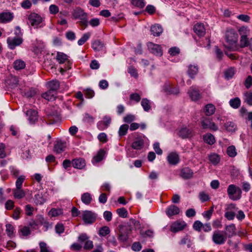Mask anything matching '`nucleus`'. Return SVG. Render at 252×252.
I'll return each mask as SVG.
<instances>
[{
	"mask_svg": "<svg viewBox=\"0 0 252 252\" xmlns=\"http://www.w3.org/2000/svg\"><path fill=\"white\" fill-rule=\"evenodd\" d=\"M238 35L234 30H227L225 33L226 43L224 46L230 51H235L238 50Z\"/></svg>",
	"mask_w": 252,
	"mask_h": 252,
	"instance_id": "f257e3e1",
	"label": "nucleus"
},
{
	"mask_svg": "<svg viewBox=\"0 0 252 252\" xmlns=\"http://www.w3.org/2000/svg\"><path fill=\"white\" fill-rule=\"evenodd\" d=\"M72 15L75 19H79L80 20V24L84 27V29L86 28L88 25V14L80 7H76L73 9Z\"/></svg>",
	"mask_w": 252,
	"mask_h": 252,
	"instance_id": "f03ea898",
	"label": "nucleus"
},
{
	"mask_svg": "<svg viewBox=\"0 0 252 252\" xmlns=\"http://www.w3.org/2000/svg\"><path fill=\"white\" fill-rule=\"evenodd\" d=\"M227 192L229 198L232 200H237L241 197V189L234 185L231 184L228 186Z\"/></svg>",
	"mask_w": 252,
	"mask_h": 252,
	"instance_id": "7ed1b4c3",
	"label": "nucleus"
},
{
	"mask_svg": "<svg viewBox=\"0 0 252 252\" xmlns=\"http://www.w3.org/2000/svg\"><path fill=\"white\" fill-rule=\"evenodd\" d=\"M227 240L224 232L220 230L215 231L212 235V241L216 245H222Z\"/></svg>",
	"mask_w": 252,
	"mask_h": 252,
	"instance_id": "20e7f679",
	"label": "nucleus"
},
{
	"mask_svg": "<svg viewBox=\"0 0 252 252\" xmlns=\"http://www.w3.org/2000/svg\"><path fill=\"white\" fill-rule=\"evenodd\" d=\"M81 218L86 224L94 223L96 218V215L91 211H84L82 212Z\"/></svg>",
	"mask_w": 252,
	"mask_h": 252,
	"instance_id": "39448f33",
	"label": "nucleus"
},
{
	"mask_svg": "<svg viewBox=\"0 0 252 252\" xmlns=\"http://www.w3.org/2000/svg\"><path fill=\"white\" fill-rule=\"evenodd\" d=\"M89 239V237L86 233H82L78 238V241L80 243H84L83 248L86 250H91L94 247L93 241Z\"/></svg>",
	"mask_w": 252,
	"mask_h": 252,
	"instance_id": "423d86ee",
	"label": "nucleus"
},
{
	"mask_svg": "<svg viewBox=\"0 0 252 252\" xmlns=\"http://www.w3.org/2000/svg\"><path fill=\"white\" fill-rule=\"evenodd\" d=\"M28 24H30L35 28H37L38 26L41 23L42 18L38 14L32 13L28 16Z\"/></svg>",
	"mask_w": 252,
	"mask_h": 252,
	"instance_id": "0eeeda50",
	"label": "nucleus"
},
{
	"mask_svg": "<svg viewBox=\"0 0 252 252\" xmlns=\"http://www.w3.org/2000/svg\"><path fill=\"white\" fill-rule=\"evenodd\" d=\"M201 126L203 129H208L213 131L218 130V127L211 119L204 117L201 120Z\"/></svg>",
	"mask_w": 252,
	"mask_h": 252,
	"instance_id": "6e6552de",
	"label": "nucleus"
},
{
	"mask_svg": "<svg viewBox=\"0 0 252 252\" xmlns=\"http://www.w3.org/2000/svg\"><path fill=\"white\" fill-rule=\"evenodd\" d=\"M147 46L149 50L153 54L159 57L162 55V50L159 45L149 42Z\"/></svg>",
	"mask_w": 252,
	"mask_h": 252,
	"instance_id": "1a4fd4ad",
	"label": "nucleus"
},
{
	"mask_svg": "<svg viewBox=\"0 0 252 252\" xmlns=\"http://www.w3.org/2000/svg\"><path fill=\"white\" fill-rule=\"evenodd\" d=\"M23 42V39L20 36H16L15 37H8L7 39V43L8 47L11 49H14L15 48L20 45Z\"/></svg>",
	"mask_w": 252,
	"mask_h": 252,
	"instance_id": "9d476101",
	"label": "nucleus"
},
{
	"mask_svg": "<svg viewBox=\"0 0 252 252\" xmlns=\"http://www.w3.org/2000/svg\"><path fill=\"white\" fill-rule=\"evenodd\" d=\"M186 226L184 221H176L173 223L170 226V231L175 233L183 230Z\"/></svg>",
	"mask_w": 252,
	"mask_h": 252,
	"instance_id": "9b49d317",
	"label": "nucleus"
},
{
	"mask_svg": "<svg viewBox=\"0 0 252 252\" xmlns=\"http://www.w3.org/2000/svg\"><path fill=\"white\" fill-rule=\"evenodd\" d=\"M111 122V118L109 116H105L103 117L102 121H99L97 123V128L100 130H103L109 126Z\"/></svg>",
	"mask_w": 252,
	"mask_h": 252,
	"instance_id": "f8f14e48",
	"label": "nucleus"
},
{
	"mask_svg": "<svg viewBox=\"0 0 252 252\" xmlns=\"http://www.w3.org/2000/svg\"><path fill=\"white\" fill-rule=\"evenodd\" d=\"M167 159L170 164L176 165L179 162L180 157L177 153L172 152L168 155Z\"/></svg>",
	"mask_w": 252,
	"mask_h": 252,
	"instance_id": "ddd939ff",
	"label": "nucleus"
},
{
	"mask_svg": "<svg viewBox=\"0 0 252 252\" xmlns=\"http://www.w3.org/2000/svg\"><path fill=\"white\" fill-rule=\"evenodd\" d=\"M72 165L75 168L82 169L86 166V161L82 158H76L72 160Z\"/></svg>",
	"mask_w": 252,
	"mask_h": 252,
	"instance_id": "4468645a",
	"label": "nucleus"
},
{
	"mask_svg": "<svg viewBox=\"0 0 252 252\" xmlns=\"http://www.w3.org/2000/svg\"><path fill=\"white\" fill-rule=\"evenodd\" d=\"M66 148V143L61 140L56 142L54 146V152L57 154H60L63 152Z\"/></svg>",
	"mask_w": 252,
	"mask_h": 252,
	"instance_id": "2eb2a0df",
	"label": "nucleus"
},
{
	"mask_svg": "<svg viewBox=\"0 0 252 252\" xmlns=\"http://www.w3.org/2000/svg\"><path fill=\"white\" fill-rule=\"evenodd\" d=\"M188 93L192 100L196 101L201 98L199 90L195 87H190Z\"/></svg>",
	"mask_w": 252,
	"mask_h": 252,
	"instance_id": "dca6fc26",
	"label": "nucleus"
},
{
	"mask_svg": "<svg viewBox=\"0 0 252 252\" xmlns=\"http://www.w3.org/2000/svg\"><path fill=\"white\" fill-rule=\"evenodd\" d=\"M226 230L224 234L226 235V238H231L234 235H236V227L234 224H231L228 225H226L225 227Z\"/></svg>",
	"mask_w": 252,
	"mask_h": 252,
	"instance_id": "f3484780",
	"label": "nucleus"
},
{
	"mask_svg": "<svg viewBox=\"0 0 252 252\" xmlns=\"http://www.w3.org/2000/svg\"><path fill=\"white\" fill-rule=\"evenodd\" d=\"M194 32L199 36H203L205 34V29L203 24L201 23H197L194 26Z\"/></svg>",
	"mask_w": 252,
	"mask_h": 252,
	"instance_id": "a211bd4d",
	"label": "nucleus"
},
{
	"mask_svg": "<svg viewBox=\"0 0 252 252\" xmlns=\"http://www.w3.org/2000/svg\"><path fill=\"white\" fill-rule=\"evenodd\" d=\"M180 212V209L174 205L169 206L166 209V214L169 217H171L174 215H177Z\"/></svg>",
	"mask_w": 252,
	"mask_h": 252,
	"instance_id": "6ab92c4d",
	"label": "nucleus"
},
{
	"mask_svg": "<svg viewBox=\"0 0 252 252\" xmlns=\"http://www.w3.org/2000/svg\"><path fill=\"white\" fill-rule=\"evenodd\" d=\"M193 171L189 167H185L181 170L180 176L184 179H188L192 177Z\"/></svg>",
	"mask_w": 252,
	"mask_h": 252,
	"instance_id": "aec40b11",
	"label": "nucleus"
},
{
	"mask_svg": "<svg viewBox=\"0 0 252 252\" xmlns=\"http://www.w3.org/2000/svg\"><path fill=\"white\" fill-rule=\"evenodd\" d=\"M33 199L34 202L36 205H42L46 200V199L44 197L42 192L39 191L35 194Z\"/></svg>",
	"mask_w": 252,
	"mask_h": 252,
	"instance_id": "412c9836",
	"label": "nucleus"
},
{
	"mask_svg": "<svg viewBox=\"0 0 252 252\" xmlns=\"http://www.w3.org/2000/svg\"><path fill=\"white\" fill-rule=\"evenodd\" d=\"M13 16L11 12H2L0 13V22L6 23L12 20Z\"/></svg>",
	"mask_w": 252,
	"mask_h": 252,
	"instance_id": "4be33fe9",
	"label": "nucleus"
},
{
	"mask_svg": "<svg viewBox=\"0 0 252 252\" xmlns=\"http://www.w3.org/2000/svg\"><path fill=\"white\" fill-rule=\"evenodd\" d=\"M27 115L29 117V120L31 123H35L38 119V115L36 111L30 109L27 112Z\"/></svg>",
	"mask_w": 252,
	"mask_h": 252,
	"instance_id": "5701e85b",
	"label": "nucleus"
},
{
	"mask_svg": "<svg viewBox=\"0 0 252 252\" xmlns=\"http://www.w3.org/2000/svg\"><path fill=\"white\" fill-rule=\"evenodd\" d=\"M179 135L182 138H189L192 136V131L191 129H188L187 127H183L179 131Z\"/></svg>",
	"mask_w": 252,
	"mask_h": 252,
	"instance_id": "b1692460",
	"label": "nucleus"
},
{
	"mask_svg": "<svg viewBox=\"0 0 252 252\" xmlns=\"http://www.w3.org/2000/svg\"><path fill=\"white\" fill-rule=\"evenodd\" d=\"M162 27L159 25H153L151 28V32L155 36H158L162 32Z\"/></svg>",
	"mask_w": 252,
	"mask_h": 252,
	"instance_id": "393cba45",
	"label": "nucleus"
},
{
	"mask_svg": "<svg viewBox=\"0 0 252 252\" xmlns=\"http://www.w3.org/2000/svg\"><path fill=\"white\" fill-rule=\"evenodd\" d=\"M92 47L95 51H99L102 50L104 47V43L100 40H95L92 44Z\"/></svg>",
	"mask_w": 252,
	"mask_h": 252,
	"instance_id": "a878e982",
	"label": "nucleus"
},
{
	"mask_svg": "<svg viewBox=\"0 0 252 252\" xmlns=\"http://www.w3.org/2000/svg\"><path fill=\"white\" fill-rule=\"evenodd\" d=\"M216 107L212 104H208L205 106L204 113L207 116H211L215 112Z\"/></svg>",
	"mask_w": 252,
	"mask_h": 252,
	"instance_id": "bb28decb",
	"label": "nucleus"
},
{
	"mask_svg": "<svg viewBox=\"0 0 252 252\" xmlns=\"http://www.w3.org/2000/svg\"><path fill=\"white\" fill-rule=\"evenodd\" d=\"M144 142L142 139H137L132 144L131 147L133 149L141 150L144 146Z\"/></svg>",
	"mask_w": 252,
	"mask_h": 252,
	"instance_id": "cd10ccee",
	"label": "nucleus"
},
{
	"mask_svg": "<svg viewBox=\"0 0 252 252\" xmlns=\"http://www.w3.org/2000/svg\"><path fill=\"white\" fill-rule=\"evenodd\" d=\"M239 45V49L240 48H244L245 47H248L250 46V41L248 40L247 35H243L241 36V39L240 40V44Z\"/></svg>",
	"mask_w": 252,
	"mask_h": 252,
	"instance_id": "c85d7f7f",
	"label": "nucleus"
},
{
	"mask_svg": "<svg viewBox=\"0 0 252 252\" xmlns=\"http://www.w3.org/2000/svg\"><path fill=\"white\" fill-rule=\"evenodd\" d=\"M13 194L15 198L21 199L26 195L25 192L22 189H15L13 190Z\"/></svg>",
	"mask_w": 252,
	"mask_h": 252,
	"instance_id": "c756f323",
	"label": "nucleus"
},
{
	"mask_svg": "<svg viewBox=\"0 0 252 252\" xmlns=\"http://www.w3.org/2000/svg\"><path fill=\"white\" fill-rule=\"evenodd\" d=\"M198 71V67L195 65H190L189 66L188 74L190 78H193L194 76L197 73Z\"/></svg>",
	"mask_w": 252,
	"mask_h": 252,
	"instance_id": "7c9ffc66",
	"label": "nucleus"
},
{
	"mask_svg": "<svg viewBox=\"0 0 252 252\" xmlns=\"http://www.w3.org/2000/svg\"><path fill=\"white\" fill-rule=\"evenodd\" d=\"M81 200L86 205L90 204L92 201L91 194L89 192H85L83 193L81 196Z\"/></svg>",
	"mask_w": 252,
	"mask_h": 252,
	"instance_id": "2f4dec72",
	"label": "nucleus"
},
{
	"mask_svg": "<svg viewBox=\"0 0 252 252\" xmlns=\"http://www.w3.org/2000/svg\"><path fill=\"white\" fill-rule=\"evenodd\" d=\"M203 139L205 142L209 145H212L215 142V137L211 133H207L204 135Z\"/></svg>",
	"mask_w": 252,
	"mask_h": 252,
	"instance_id": "473e14b6",
	"label": "nucleus"
},
{
	"mask_svg": "<svg viewBox=\"0 0 252 252\" xmlns=\"http://www.w3.org/2000/svg\"><path fill=\"white\" fill-rule=\"evenodd\" d=\"M49 88L51 91H56L60 87V82L57 80H54L48 83Z\"/></svg>",
	"mask_w": 252,
	"mask_h": 252,
	"instance_id": "72a5a7b5",
	"label": "nucleus"
},
{
	"mask_svg": "<svg viewBox=\"0 0 252 252\" xmlns=\"http://www.w3.org/2000/svg\"><path fill=\"white\" fill-rule=\"evenodd\" d=\"M229 105L234 109L238 108L241 105V100L239 97H235L231 99L229 101Z\"/></svg>",
	"mask_w": 252,
	"mask_h": 252,
	"instance_id": "f704fd0d",
	"label": "nucleus"
},
{
	"mask_svg": "<svg viewBox=\"0 0 252 252\" xmlns=\"http://www.w3.org/2000/svg\"><path fill=\"white\" fill-rule=\"evenodd\" d=\"M141 104L145 111H149L151 109V103L147 98H143Z\"/></svg>",
	"mask_w": 252,
	"mask_h": 252,
	"instance_id": "c9c22d12",
	"label": "nucleus"
},
{
	"mask_svg": "<svg viewBox=\"0 0 252 252\" xmlns=\"http://www.w3.org/2000/svg\"><path fill=\"white\" fill-rule=\"evenodd\" d=\"M14 67L16 70H20L25 68V62L21 60H17L14 62Z\"/></svg>",
	"mask_w": 252,
	"mask_h": 252,
	"instance_id": "e433bc0d",
	"label": "nucleus"
},
{
	"mask_svg": "<svg viewBox=\"0 0 252 252\" xmlns=\"http://www.w3.org/2000/svg\"><path fill=\"white\" fill-rule=\"evenodd\" d=\"M42 97L48 101L55 99V96L51 90H49L47 92L43 93L42 94Z\"/></svg>",
	"mask_w": 252,
	"mask_h": 252,
	"instance_id": "4c0bfd02",
	"label": "nucleus"
},
{
	"mask_svg": "<svg viewBox=\"0 0 252 252\" xmlns=\"http://www.w3.org/2000/svg\"><path fill=\"white\" fill-rule=\"evenodd\" d=\"M5 226L7 235L9 237H13L14 236V232L15 230L14 226L10 223H7Z\"/></svg>",
	"mask_w": 252,
	"mask_h": 252,
	"instance_id": "58836bf2",
	"label": "nucleus"
},
{
	"mask_svg": "<svg viewBox=\"0 0 252 252\" xmlns=\"http://www.w3.org/2000/svg\"><path fill=\"white\" fill-rule=\"evenodd\" d=\"M67 56L61 52H58L57 55V60L60 63H64L67 60Z\"/></svg>",
	"mask_w": 252,
	"mask_h": 252,
	"instance_id": "ea45409f",
	"label": "nucleus"
},
{
	"mask_svg": "<svg viewBox=\"0 0 252 252\" xmlns=\"http://www.w3.org/2000/svg\"><path fill=\"white\" fill-rule=\"evenodd\" d=\"M129 126L126 124L122 125L119 130V135L120 136H123L126 134L128 129Z\"/></svg>",
	"mask_w": 252,
	"mask_h": 252,
	"instance_id": "a19ab883",
	"label": "nucleus"
},
{
	"mask_svg": "<svg viewBox=\"0 0 252 252\" xmlns=\"http://www.w3.org/2000/svg\"><path fill=\"white\" fill-rule=\"evenodd\" d=\"M131 4L139 8H143L145 6L144 0H131Z\"/></svg>",
	"mask_w": 252,
	"mask_h": 252,
	"instance_id": "79ce46f5",
	"label": "nucleus"
},
{
	"mask_svg": "<svg viewBox=\"0 0 252 252\" xmlns=\"http://www.w3.org/2000/svg\"><path fill=\"white\" fill-rule=\"evenodd\" d=\"M116 212L121 218H126L127 217V211L124 207L117 209Z\"/></svg>",
	"mask_w": 252,
	"mask_h": 252,
	"instance_id": "37998d69",
	"label": "nucleus"
},
{
	"mask_svg": "<svg viewBox=\"0 0 252 252\" xmlns=\"http://www.w3.org/2000/svg\"><path fill=\"white\" fill-rule=\"evenodd\" d=\"M225 129L230 132H233L236 129V125L232 122H227L225 124Z\"/></svg>",
	"mask_w": 252,
	"mask_h": 252,
	"instance_id": "c03bdc74",
	"label": "nucleus"
},
{
	"mask_svg": "<svg viewBox=\"0 0 252 252\" xmlns=\"http://www.w3.org/2000/svg\"><path fill=\"white\" fill-rule=\"evenodd\" d=\"M209 158L210 161L213 164H218L220 160V157L219 155L216 154H211L209 157Z\"/></svg>",
	"mask_w": 252,
	"mask_h": 252,
	"instance_id": "a18cd8bd",
	"label": "nucleus"
},
{
	"mask_svg": "<svg viewBox=\"0 0 252 252\" xmlns=\"http://www.w3.org/2000/svg\"><path fill=\"white\" fill-rule=\"evenodd\" d=\"M91 33L87 32L83 34L82 37L78 41V44L79 45H82L84 44L87 40L90 38Z\"/></svg>",
	"mask_w": 252,
	"mask_h": 252,
	"instance_id": "49530a36",
	"label": "nucleus"
},
{
	"mask_svg": "<svg viewBox=\"0 0 252 252\" xmlns=\"http://www.w3.org/2000/svg\"><path fill=\"white\" fill-rule=\"evenodd\" d=\"M227 154L230 157H234L236 156L237 153L235 147L234 146H230L227 149Z\"/></svg>",
	"mask_w": 252,
	"mask_h": 252,
	"instance_id": "de8ad7c7",
	"label": "nucleus"
},
{
	"mask_svg": "<svg viewBox=\"0 0 252 252\" xmlns=\"http://www.w3.org/2000/svg\"><path fill=\"white\" fill-rule=\"evenodd\" d=\"M105 152L103 150H100L97 155L94 157V160L96 162H98L100 161L103 158L104 156Z\"/></svg>",
	"mask_w": 252,
	"mask_h": 252,
	"instance_id": "09e8293b",
	"label": "nucleus"
},
{
	"mask_svg": "<svg viewBox=\"0 0 252 252\" xmlns=\"http://www.w3.org/2000/svg\"><path fill=\"white\" fill-rule=\"evenodd\" d=\"M110 232V229L108 226H105L101 227L99 231V234L100 236H105L108 234Z\"/></svg>",
	"mask_w": 252,
	"mask_h": 252,
	"instance_id": "8fccbe9b",
	"label": "nucleus"
},
{
	"mask_svg": "<svg viewBox=\"0 0 252 252\" xmlns=\"http://www.w3.org/2000/svg\"><path fill=\"white\" fill-rule=\"evenodd\" d=\"M50 216L56 217L63 214V211L61 209H52L49 212Z\"/></svg>",
	"mask_w": 252,
	"mask_h": 252,
	"instance_id": "3c124183",
	"label": "nucleus"
},
{
	"mask_svg": "<svg viewBox=\"0 0 252 252\" xmlns=\"http://www.w3.org/2000/svg\"><path fill=\"white\" fill-rule=\"evenodd\" d=\"M39 248L40 252H52L49 250L47 244L44 242H41L39 243Z\"/></svg>",
	"mask_w": 252,
	"mask_h": 252,
	"instance_id": "603ef678",
	"label": "nucleus"
},
{
	"mask_svg": "<svg viewBox=\"0 0 252 252\" xmlns=\"http://www.w3.org/2000/svg\"><path fill=\"white\" fill-rule=\"evenodd\" d=\"M135 119V116L132 114L126 115L123 118L124 122L126 123H130L134 121Z\"/></svg>",
	"mask_w": 252,
	"mask_h": 252,
	"instance_id": "864d4df0",
	"label": "nucleus"
},
{
	"mask_svg": "<svg viewBox=\"0 0 252 252\" xmlns=\"http://www.w3.org/2000/svg\"><path fill=\"white\" fill-rule=\"evenodd\" d=\"M55 230L56 232L58 234H61L64 232V227L63 225L61 223H58L55 225Z\"/></svg>",
	"mask_w": 252,
	"mask_h": 252,
	"instance_id": "5fc2aeb1",
	"label": "nucleus"
},
{
	"mask_svg": "<svg viewBox=\"0 0 252 252\" xmlns=\"http://www.w3.org/2000/svg\"><path fill=\"white\" fill-rule=\"evenodd\" d=\"M199 197L201 201L203 202L207 201L210 199L209 195L204 191H201L199 193Z\"/></svg>",
	"mask_w": 252,
	"mask_h": 252,
	"instance_id": "6e6d98bb",
	"label": "nucleus"
},
{
	"mask_svg": "<svg viewBox=\"0 0 252 252\" xmlns=\"http://www.w3.org/2000/svg\"><path fill=\"white\" fill-rule=\"evenodd\" d=\"M129 98L130 100H133L138 103L141 100V96L137 93H133L130 95Z\"/></svg>",
	"mask_w": 252,
	"mask_h": 252,
	"instance_id": "4d7b16f0",
	"label": "nucleus"
},
{
	"mask_svg": "<svg viewBox=\"0 0 252 252\" xmlns=\"http://www.w3.org/2000/svg\"><path fill=\"white\" fill-rule=\"evenodd\" d=\"M244 85L247 89L250 88L252 86V77L249 75L244 82Z\"/></svg>",
	"mask_w": 252,
	"mask_h": 252,
	"instance_id": "13d9d810",
	"label": "nucleus"
},
{
	"mask_svg": "<svg viewBox=\"0 0 252 252\" xmlns=\"http://www.w3.org/2000/svg\"><path fill=\"white\" fill-rule=\"evenodd\" d=\"M97 138L102 143H106L108 141L107 135L104 132L99 133L97 136Z\"/></svg>",
	"mask_w": 252,
	"mask_h": 252,
	"instance_id": "bf43d9fd",
	"label": "nucleus"
},
{
	"mask_svg": "<svg viewBox=\"0 0 252 252\" xmlns=\"http://www.w3.org/2000/svg\"><path fill=\"white\" fill-rule=\"evenodd\" d=\"M22 235L24 236H27L31 234V230L30 228L28 226H24L20 230Z\"/></svg>",
	"mask_w": 252,
	"mask_h": 252,
	"instance_id": "052dcab7",
	"label": "nucleus"
},
{
	"mask_svg": "<svg viewBox=\"0 0 252 252\" xmlns=\"http://www.w3.org/2000/svg\"><path fill=\"white\" fill-rule=\"evenodd\" d=\"M202 226L203 223L199 220L195 221L193 225V227L194 229L198 231H200L201 230V228H202Z\"/></svg>",
	"mask_w": 252,
	"mask_h": 252,
	"instance_id": "680f3d73",
	"label": "nucleus"
},
{
	"mask_svg": "<svg viewBox=\"0 0 252 252\" xmlns=\"http://www.w3.org/2000/svg\"><path fill=\"white\" fill-rule=\"evenodd\" d=\"M21 212V210L19 207H16L14 210L12 217L15 220H18L20 218V214Z\"/></svg>",
	"mask_w": 252,
	"mask_h": 252,
	"instance_id": "e2e57ef3",
	"label": "nucleus"
},
{
	"mask_svg": "<svg viewBox=\"0 0 252 252\" xmlns=\"http://www.w3.org/2000/svg\"><path fill=\"white\" fill-rule=\"evenodd\" d=\"M235 71L234 68H230L225 72V76L227 78H232L234 75Z\"/></svg>",
	"mask_w": 252,
	"mask_h": 252,
	"instance_id": "0e129e2a",
	"label": "nucleus"
},
{
	"mask_svg": "<svg viewBox=\"0 0 252 252\" xmlns=\"http://www.w3.org/2000/svg\"><path fill=\"white\" fill-rule=\"evenodd\" d=\"M103 217L107 221H110L112 219V214L110 211H106L103 213Z\"/></svg>",
	"mask_w": 252,
	"mask_h": 252,
	"instance_id": "69168bd1",
	"label": "nucleus"
},
{
	"mask_svg": "<svg viewBox=\"0 0 252 252\" xmlns=\"http://www.w3.org/2000/svg\"><path fill=\"white\" fill-rule=\"evenodd\" d=\"M25 179L24 177L20 176L19 177L16 182V189H22V186L24 180Z\"/></svg>",
	"mask_w": 252,
	"mask_h": 252,
	"instance_id": "338daca9",
	"label": "nucleus"
},
{
	"mask_svg": "<svg viewBox=\"0 0 252 252\" xmlns=\"http://www.w3.org/2000/svg\"><path fill=\"white\" fill-rule=\"evenodd\" d=\"M124 230L123 229L120 231V234H119V240L122 242H126L127 241L128 239V234L127 233H124L123 232Z\"/></svg>",
	"mask_w": 252,
	"mask_h": 252,
	"instance_id": "774afa93",
	"label": "nucleus"
}]
</instances>
